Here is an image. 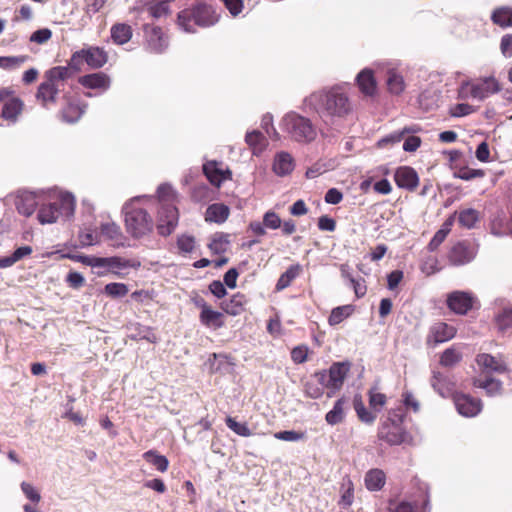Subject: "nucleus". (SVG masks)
<instances>
[{
    "label": "nucleus",
    "mask_w": 512,
    "mask_h": 512,
    "mask_svg": "<svg viewBox=\"0 0 512 512\" xmlns=\"http://www.w3.org/2000/svg\"><path fill=\"white\" fill-rule=\"evenodd\" d=\"M364 482L369 491H379L385 485L386 475L383 470L374 468L366 473Z\"/></svg>",
    "instance_id": "c85d7f7f"
},
{
    "label": "nucleus",
    "mask_w": 512,
    "mask_h": 512,
    "mask_svg": "<svg viewBox=\"0 0 512 512\" xmlns=\"http://www.w3.org/2000/svg\"><path fill=\"white\" fill-rule=\"evenodd\" d=\"M485 176V171L483 169H472L469 167H461L454 173V177L462 179V180H472L475 178H483Z\"/></svg>",
    "instance_id": "052dcab7"
},
{
    "label": "nucleus",
    "mask_w": 512,
    "mask_h": 512,
    "mask_svg": "<svg viewBox=\"0 0 512 512\" xmlns=\"http://www.w3.org/2000/svg\"><path fill=\"white\" fill-rule=\"evenodd\" d=\"M32 253V248L30 246H21L17 248L10 256L3 257V262L5 267H10L14 265L19 260L23 259L26 256H29Z\"/></svg>",
    "instance_id": "4d7b16f0"
},
{
    "label": "nucleus",
    "mask_w": 512,
    "mask_h": 512,
    "mask_svg": "<svg viewBox=\"0 0 512 512\" xmlns=\"http://www.w3.org/2000/svg\"><path fill=\"white\" fill-rule=\"evenodd\" d=\"M346 402L347 401H346L345 397H341L335 402L332 410H330L325 415V420L328 424L336 425V424L341 423L344 420Z\"/></svg>",
    "instance_id": "e433bc0d"
},
{
    "label": "nucleus",
    "mask_w": 512,
    "mask_h": 512,
    "mask_svg": "<svg viewBox=\"0 0 512 512\" xmlns=\"http://www.w3.org/2000/svg\"><path fill=\"white\" fill-rule=\"evenodd\" d=\"M145 47L155 54L163 53L168 47V38L158 26L146 24L144 26Z\"/></svg>",
    "instance_id": "9d476101"
},
{
    "label": "nucleus",
    "mask_w": 512,
    "mask_h": 512,
    "mask_svg": "<svg viewBox=\"0 0 512 512\" xmlns=\"http://www.w3.org/2000/svg\"><path fill=\"white\" fill-rule=\"evenodd\" d=\"M325 386H322L314 377L304 385V393L311 399H318L324 394Z\"/></svg>",
    "instance_id": "6e6d98bb"
},
{
    "label": "nucleus",
    "mask_w": 512,
    "mask_h": 512,
    "mask_svg": "<svg viewBox=\"0 0 512 512\" xmlns=\"http://www.w3.org/2000/svg\"><path fill=\"white\" fill-rule=\"evenodd\" d=\"M203 173L208 181L217 188L224 181L232 179V171L228 167H224L222 162L215 160H210L203 164Z\"/></svg>",
    "instance_id": "f8f14e48"
},
{
    "label": "nucleus",
    "mask_w": 512,
    "mask_h": 512,
    "mask_svg": "<svg viewBox=\"0 0 512 512\" xmlns=\"http://www.w3.org/2000/svg\"><path fill=\"white\" fill-rule=\"evenodd\" d=\"M84 54L85 62L91 68L98 69L103 67L108 61V55L103 48L91 46L81 49Z\"/></svg>",
    "instance_id": "4be33fe9"
},
{
    "label": "nucleus",
    "mask_w": 512,
    "mask_h": 512,
    "mask_svg": "<svg viewBox=\"0 0 512 512\" xmlns=\"http://www.w3.org/2000/svg\"><path fill=\"white\" fill-rule=\"evenodd\" d=\"M225 423L227 427L232 430L235 434L242 437H249L252 435L250 428L247 423H240L235 420V418L231 416H227L225 419Z\"/></svg>",
    "instance_id": "864d4df0"
},
{
    "label": "nucleus",
    "mask_w": 512,
    "mask_h": 512,
    "mask_svg": "<svg viewBox=\"0 0 512 512\" xmlns=\"http://www.w3.org/2000/svg\"><path fill=\"white\" fill-rule=\"evenodd\" d=\"M462 360V355L455 348H447L440 357V364L444 367H452Z\"/></svg>",
    "instance_id": "603ef678"
},
{
    "label": "nucleus",
    "mask_w": 512,
    "mask_h": 512,
    "mask_svg": "<svg viewBox=\"0 0 512 512\" xmlns=\"http://www.w3.org/2000/svg\"><path fill=\"white\" fill-rule=\"evenodd\" d=\"M475 257V252L465 241L454 244L448 252V260L454 266H461L471 262Z\"/></svg>",
    "instance_id": "f3484780"
},
{
    "label": "nucleus",
    "mask_w": 512,
    "mask_h": 512,
    "mask_svg": "<svg viewBox=\"0 0 512 512\" xmlns=\"http://www.w3.org/2000/svg\"><path fill=\"white\" fill-rule=\"evenodd\" d=\"M105 293L111 297H123L128 293V287L124 283H109L105 286Z\"/></svg>",
    "instance_id": "0e129e2a"
},
{
    "label": "nucleus",
    "mask_w": 512,
    "mask_h": 512,
    "mask_svg": "<svg viewBox=\"0 0 512 512\" xmlns=\"http://www.w3.org/2000/svg\"><path fill=\"white\" fill-rule=\"evenodd\" d=\"M307 103L327 124L346 119L353 112L347 85H334L314 92L307 98Z\"/></svg>",
    "instance_id": "f257e3e1"
},
{
    "label": "nucleus",
    "mask_w": 512,
    "mask_h": 512,
    "mask_svg": "<svg viewBox=\"0 0 512 512\" xmlns=\"http://www.w3.org/2000/svg\"><path fill=\"white\" fill-rule=\"evenodd\" d=\"M219 15L210 5L199 3L178 13L177 25L186 33H195L196 27H210L216 24Z\"/></svg>",
    "instance_id": "f03ea898"
},
{
    "label": "nucleus",
    "mask_w": 512,
    "mask_h": 512,
    "mask_svg": "<svg viewBox=\"0 0 512 512\" xmlns=\"http://www.w3.org/2000/svg\"><path fill=\"white\" fill-rule=\"evenodd\" d=\"M294 168L295 162L289 153L280 152L275 155L272 170L277 176H287L293 172Z\"/></svg>",
    "instance_id": "5701e85b"
},
{
    "label": "nucleus",
    "mask_w": 512,
    "mask_h": 512,
    "mask_svg": "<svg viewBox=\"0 0 512 512\" xmlns=\"http://www.w3.org/2000/svg\"><path fill=\"white\" fill-rule=\"evenodd\" d=\"M274 437L283 441H299L306 438L303 431L285 430L274 433Z\"/></svg>",
    "instance_id": "680f3d73"
},
{
    "label": "nucleus",
    "mask_w": 512,
    "mask_h": 512,
    "mask_svg": "<svg viewBox=\"0 0 512 512\" xmlns=\"http://www.w3.org/2000/svg\"><path fill=\"white\" fill-rule=\"evenodd\" d=\"M111 39L117 45H124L132 38V28L126 23H116L110 29Z\"/></svg>",
    "instance_id": "c756f323"
},
{
    "label": "nucleus",
    "mask_w": 512,
    "mask_h": 512,
    "mask_svg": "<svg viewBox=\"0 0 512 512\" xmlns=\"http://www.w3.org/2000/svg\"><path fill=\"white\" fill-rule=\"evenodd\" d=\"M431 385L443 398L452 397L454 399V395L458 394V392L455 391L456 383L453 379L441 372H434Z\"/></svg>",
    "instance_id": "aec40b11"
},
{
    "label": "nucleus",
    "mask_w": 512,
    "mask_h": 512,
    "mask_svg": "<svg viewBox=\"0 0 512 512\" xmlns=\"http://www.w3.org/2000/svg\"><path fill=\"white\" fill-rule=\"evenodd\" d=\"M440 94L434 88L424 90L418 98L419 107L424 111H430L438 107Z\"/></svg>",
    "instance_id": "72a5a7b5"
},
{
    "label": "nucleus",
    "mask_w": 512,
    "mask_h": 512,
    "mask_svg": "<svg viewBox=\"0 0 512 512\" xmlns=\"http://www.w3.org/2000/svg\"><path fill=\"white\" fill-rule=\"evenodd\" d=\"M496 324L502 331L512 327V308L504 309L497 317Z\"/></svg>",
    "instance_id": "69168bd1"
},
{
    "label": "nucleus",
    "mask_w": 512,
    "mask_h": 512,
    "mask_svg": "<svg viewBox=\"0 0 512 512\" xmlns=\"http://www.w3.org/2000/svg\"><path fill=\"white\" fill-rule=\"evenodd\" d=\"M456 332L457 330L454 326L442 321L436 322L429 329L426 343L427 345L434 347L454 338Z\"/></svg>",
    "instance_id": "ddd939ff"
},
{
    "label": "nucleus",
    "mask_w": 512,
    "mask_h": 512,
    "mask_svg": "<svg viewBox=\"0 0 512 512\" xmlns=\"http://www.w3.org/2000/svg\"><path fill=\"white\" fill-rule=\"evenodd\" d=\"M228 243V235L216 233L208 244V248L213 254H222L227 250Z\"/></svg>",
    "instance_id": "09e8293b"
},
{
    "label": "nucleus",
    "mask_w": 512,
    "mask_h": 512,
    "mask_svg": "<svg viewBox=\"0 0 512 512\" xmlns=\"http://www.w3.org/2000/svg\"><path fill=\"white\" fill-rule=\"evenodd\" d=\"M67 71L62 68H51L45 72L43 81L37 90L36 98L45 108H51L57 102L60 91V82L65 81Z\"/></svg>",
    "instance_id": "20e7f679"
},
{
    "label": "nucleus",
    "mask_w": 512,
    "mask_h": 512,
    "mask_svg": "<svg viewBox=\"0 0 512 512\" xmlns=\"http://www.w3.org/2000/svg\"><path fill=\"white\" fill-rule=\"evenodd\" d=\"M176 248L178 253L186 256L192 253L196 248V239L192 235L181 234L177 237Z\"/></svg>",
    "instance_id": "de8ad7c7"
},
{
    "label": "nucleus",
    "mask_w": 512,
    "mask_h": 512,
    "mask_svg": "<svg viewBox=\"0 0 512 512\" xmlns=\"http://www.w3.org/2000/svg\"><path fill=\"white\" fill-rule=\"evenodd\" d=\"M38 205L35 194L24 193L17 198V211L25 217L31 216Z\"/></svg>",
    "instance_id": "7c9ffc66"
},
{
    "label": "nucleus",
    "mask_w": 512,
    "mask_h": 512,
    "mask_svg": "<svg viewBox=\"0 0 512 512\" xmlns=\"http://www.w3.org/2000/svg\"><path fill=\"white\" fill-rule=\"evenodd\" d=\"M349 370L350 364L348 362H334L328 370L315 372L313 377L322 384V386L329 389L327 396L332 397L342 388Z\"/></svg>",
    "instance_id": "39448f33"
},
{
    "label": "nucleus",
    "mask_w": 512,
    "mask_h": 512,
    "mask_svg": "<svg viewBox=\"0 0 512 512\" xmlns=\"http://www.w3.org/2000/svg\"><path fill=\"white\" fill-rule=\"evenodd\" d=\"M78 82L84 88L97 90L98 94L106 92L111 86L110 77L103 72L81 76Z\"/></svg>",
    "instance_id": "6ab92c4d"
},
{
    "label": "nucleus",
    "mask_w": 512,
    "mask_h": 512,
    "mask_svg": "<svg viewBox=\"0 0 512 512\" xmlns=\"http://www.w3.org/2000/svg\"><path fill=\"white\" fill-rule=\"evenodd\" d=\"M282 126L284 128H311L312 124L309 119L295 112H289L283 117Z\"/></svg>",
    "instance_id": "a18cd8bd"
},
{
    "label": "nucleus",
    "mask_w": 512,
    "mask_h": 512,
    "mask_svg": "<svg viewBox=\"0 0 512 512\" xmlns=\"http://www.w3.org/2000/svg\"><path fill=\"white\" fill-rule=\"evenodd\" d=\"M245 140L255 155L263 152L268 146V139L261 130L248 132L245 136Z\"/></svg>",
    "instance_id": "cd10ccee"
},
{
    "label": "nucleus",
    "mask_w": 512,
    "mask_h": 512,
    "mask_svg": "<svg viewBox=\"0 0 512 512\" xmlns=\"http://www.w3.org/2000/svg\"><path fill=\"white\" fill-rule=\"evenodd\" d=\"M83 62H85L84 54L81 53V50H78L71 55L67 66H55L54 68L65 69L67 71L65 80H67L81 71Z\"/></svg>",
    "instance_id": "ea45409f"
},
{
    "label": "nucleus",
    "mask_w": 512,
    "mask_h": 512,
    "mask_svg": "<svg viewBox=\"0 0 512 512\" xmlns=\"http://www.w3.org/2000/svg\"><path fill=\"white\" fill-rule=\"evenodd\" d=\"M494 24L506 28L512 26V8L503 6L495 9L491 15Z\"/></svg>",
    "instance_id": "37998d69"
},
{
    "label": "nucleus",
    "mask_w": 512,
    "mask_h": 512,
    "mask_svg": "<svg viewBox=\"0 0 512 512\" xmlns=\"http://www.w3.org/2000/svg\"><path fill=\"white\" fill-rule=\"evenodd\" d=\"M499 90L498 82L493 77L463 83L458 94L461 99L483 100Z\"/></svg>",
    "instance_id": "0eeeda50"
},
{
    "label": "nucleus",
    "mask_w": 512,
    "mask_h": 512,
    "mask_svg": "<svg viewBox=\"0 0 512 512\" xmlns=\"http://www.w3.org/2000/svg\"><path fill=\"white\" fill-rule=\"evenodd\" d=\"M453 401L459 414L465 417L476 416L482 408V403L479 399L464 393L455 394Z\"/></svg>",
    "instance_id": "dca6fc26"
},
{
    "label": "nucleus",
    "mask_w": 512,
    "mask_h": 512,
    "mask_svg": "<svg viewBox=\"0 0 512 512\" xmlns=\"http://www.w3.org/2000/svg\"><path fill=\"white\" fill-rule=\"evenodd\" d=\"M455 214L456 213H454L453 215L449 216L444 221V223L442 224L441 228L434 234L433 238L428 243L427 249L430 252L436 251L439 248V246L445 241L446 237L450 233L451 228L453 226Z\"/></svg>",
    "instance_id": "bb28decb"
},
{
    "label": "nucleus",
    "mask_w": 512,
    "mask_h": 512,
    "mask_svg": "<svg viewBox=\"0 0 512 512\" xmlns=\"http://www.w3.org/2000/svg\"><path fill=\"white\" fill-rule=\"evenodd\" d=\"M476 362L480 367L497 373H504L507 370L504 362L487 353L477 355Z\"/></svg>",
    "instance_id": "473e14b6"
},
{
    "label": "nucleus",
    "mask_w": 512,
    "mask_h": 512,
    "mask_svg": "<svg viewBox=\"0 0 512 512\" xmlns=\"http://www.w3.org/2000/svg\"><path fill=\"white\" fill-rule=\"evenodd\" d=\"M179 213L173 203L161 205L158 211L157 230L160 235L168 236L176 228L178 224Z\"/></svg>",
    "instance_id": "1a4fd4ad"
},
{
    "label": "nucleus",
    "mask_w": 512,
    "mask_h": 512,
    "mask_svg": "<svg viewBox=\"0 0 512 512\" xmlns=\"http://www.w3.org/2000/svg\"><path fill=\"white\" fill-rule=\"evenodd\" d=\"M153 219L150 214L140 207L126 208L125 227L133 238H141L153 230Z\"/></svg>",
    "instance_id": "423d86ee"
},
{
    "label": "nucleus",
    "mask_w": 512,
    "mask_h": 512,
    "mask_svg": "<svg viewBox=\"0 0 512 512\" xmlns=\"http://www.w3.org/2000/svg\"><path fill=\"white\" fill-rule=\"evenodd\" d=\"M64 101V106L60 110L61 119L66 124H75L84 114L86 105L68 95L64 96Z\"/></svg>",
    "instance_id": "2eb2a0df"
},
{
    "label": "nucleus",
    "mask_w": 512,
    "mask_h": 512,
    "mask_svg": "<svg viewBox=\"0 0 512 512\" xmlns=\"http://www.w3.org/2000/svg\"><path fill=\"white\" fill-rule=\"evenodd\" d=\"M195 305L200 309L199 321L206 328L217 330L225 325V318L222 312L213 310L204 299H199Z\"/></svg>",
    "instance_id": "9b49d317"
},
{
    "label": "nucleus",
    "mask_w": 512,
    "mask_h": 512,
    "mask_svg": "<svg viewBox=\"0 0 512 512\" xmlns=\"http://www.w3.org/2000/svg\"><path fill=\"white\" fill-rule=\"evenodd\" d=\"M354 310V306L350 304L333 308L328 317L329 325L336 326L340 324L345 319L350 317L353 314Z\"/></svg>",
    "instance_id": "79ce46f5"
},
{
    "label": "nucleus",
    "mask_w": 512,
    "mask_h": 512,
    "mask_svg": "<svg viewBox=\"0 0 512 512\" xmlns=\"http://www.w3.org/2000/svg\"><path fill=\"white\" fill-rule=\"evenodd\" d=\"M28 59L29 57L27 55L0 56V68L5 70L16 69L28 61Z\"/></svg>",
    "instance_id": "8fccbe9b"
},
{
    "label": "nucleus",
    "mask_w": 512,
    "mask_h": 512,
    "mask_svg": "<svg viewBox=\"0 0 512 512\" xmlns=\"http://www.w3.org/2000/svg\"><path fill=\"white\" fill-rule=\"evenodd\" d=\"M480 220V213L473 208L461 210L458 214V222L461 227L472 229Z\"/></svg>",
    "instance_id": "c03bdc74"
},
{
    "label": "nucleus",
    "mask_w": 512,
    "mask_h": 512,
    "mask_svg": "<svg viewBox=\"0 0 512 512\" xmlns=\"http://www.w3.org/2000/svg\"><path fill=\"white\" fill-rule=\"evenodd\" d=\"M74 209V197L69 193H58L50 195L48 202L40 205L37 218L41 224H52L61 216L73 215Z\"/></svg>",
    "instance_id": "7ed1b4c3"
},
{
    "label": "nucleus",
    "mask_w": 512,
    "mask_h": 512,
    "mask_svg": "<svg viewBox=\"0 0 512 512\" xmlns=\"http://www.w3.org/2000/svg\"><path fill=\"white\" fill-rule=\"evenodd\" d=\"M353 406L360 421L372 424L376 420V413L367 410L361 395L357 394L354 396Z\"/></svg>",
    "instance_id": "58836bf2"
},
{
    "label": "nucleus",
    "mask_w": 512,
    "mask_h": 512,
    "mask_svg": "<svg viewBox=\"0 0 512 512\" xmlns=\"http://www.w3.org/2000/svg\"><path fill=\"white\" fill-rule=\"evenodd\" d=\"M160 206L165 205L167 203L175 204L176 201V192L170 185L162 184L158 187L157 190Z\"/></svg>",
    "instance_id": "13d9d810"
},
{
    "label": "nucleus",
    "mask_w": 512,
    "mask_h": 512,
    "mask_svg": "<svg viewBox=\"0 0 512 512\" xmlns=\"http://www.w3.org/2000/svg\"><path fill=\"white\" fill-rule=\"evenodd\" d=\"M378 437L389 445H400L405 440V431L399 423L389 418L379 429Z\"/></svg>",
    "instance_id": "4468645a"
},
{
    "label": "nucleus",
    "mask_w": 512,
    "mask_h": 512,
    "mask_svg": "<svg viewBox=\"0 0 512 512\" xmlns=\"http://www.w3.org/2000/svg\"><path fill=\"white\" fill-rule=\"evenodd\" d=\"M309 348L306 345H299L292 349L291 359L295 364H302L308 359Z\"/></svg>",
    "instance_id": "338daca9"
},
{
    "label": "nucleus",
    "mask_w": 512,
    "mask_h": 512,
    "mask_svg": "<svg viewBox=\"0 0 512 512\" xmlns=\"http://www.w3.org/2000/svg\"><path fill=\"white\" fill-rule=\"evenodd\" d=\"M24 104L19 98H11L5 102L1 116L10 122H15L21 114Z\"/></svg>",
    "instance_id": "f704fd0d"
},
{
    "label": "nucleus",
    "mask_w": 512,
    "mask_h": 512,
    "mask_svg": "<svg viewBox=\"0 0 512 512\" xmlns=\"http://www.w3.org/2000/svg\"><path fill=\"white\" fill-rule=\"evenodd\" d=\"M302 273V266L297 263L288 267V269L282 273L277 280L275 290L277 292L282 291L289 287L291 283Z\"/></svg>",
    "instance_id": "2f4dec72"
},
{
    "label": "nucleus",
    "mask_w": 512,
    "mask_h": 512,
    "mask_svg": "<svg viewBox=\"0 0 512 512\" xmlns=\"http://www.w3.org/2000/svg\"><path fill=\"white\" fill-rule=\"evenodd\" d=\"M230 215V209L223 203H214L208 206L205 212V221L217 224L224 223Z\"/></svg>",
    "instance_id": "393cba45"
},
{
    "label": "nucleus",
    "mask_w": 512,
    "mask_h": 512,
    "mask_svg": "<svg viewBox=\"0 0 512 512\" xmlns=\"http://www.w3.org/2000/svg\"><path fill=\"white\" fill-rule=\"evenodd\" d=\"M473 385L475 387L485 389L487 395H489V396L499 395L502 392L501 381L491 378V377H487L484 380H482L480 378H475L473 380Z\"/></svg>",
    "instance_id": "a19ab883"
},
{
    "label": "nucleus",
    "mask_w": 512,
    "mask_h": 512,
    "mask_svg": "<svg viewBox=\"0 0 512 512\" xmlns=\"http://www.w3.org/2000/svg\"><path fill=\"white\" fill-rule=\"evenodd\" d=\"M477 302L471 292L456 290L447 295L446 304L457 315H466Z\"/></svg>",
    "instance_id": "6e6552de"
},
{
    "label": "nucleus",
    "mask_w": 512,
    "mask_h": 512,
    "mask_svg": "<svg viewBox=\"0 0 512 512\" xmlns=\"http://www.w3.org/2000/svg\"><path fill=\"white\" fill-rule=\"evenodd\" d=\"M387 397L385 394L380 392L369 391V405L375 411H380V409L386 404Z\"/></svg>",
    "instance_id": "e2e57ef3"
},
{
    "label": "nucleus",
    "mask_w": 512,
    "mask_h": 512,
    "mask_svg": "<svg viewBox=\"0 0 512 512\" xmlns=\"http://www.w3.org/2000/svg\"><path fill=\"white\" fill-rule=\"evenodd\" d=\"M101 235L108 241L112 242L115 247L124 245V236L119 225L114 222L103 223L100 226Z\"/></svg>",
    "instance_id": "a878e982"
},
{
    "label": "nucleus",
    "mask_w": 512,
    "mask_h": 512,
    "mask_svg": "<svg viewBox=\"0 0 512 512\" xmlns=\"http://www.w3.org/2000/svg\"><path fill=\"white\" fill-rule=\"evenodd\" d=\"M356 83L360 92L367 97H373L377 93V83L373 71L369 68L363 69L356 76Z\"/></svg>",
    "instance_id": "412c9836"
},
{
    "label": "nucleus",
    "mask_w": 512,
    "mask_h": 512,
    "mask_svg": "<svg viewBox=\"0 0 512 512\" xmlns=\"http://www.w3.org/2000/svg\"><path fill=\"white\" fill-rule=\"evenodd\" d=\"M394 180L399 188L408 191H415L419 185V176L414 168L409 166H401L396 169Z\"/></svg>",
    "instance_id": "a211bd4d"
},
{
    "label": "nucleus",
    "mask_w": 512,
    "mask_h": 512,
    "mask_svg": "<svg viewBox=\"0 0 512 512\" xmlns=\"http://www.w3.org/2000/svg\"><path fill=\"white\" fill-rule=\"evenodd\" d=\"M386 84L389 92L395 95L401 94L406 87L403 76L395 69L387 71Z\"/></svg>",
    "instance_id": "c9c22d12"
},
{
    "label": "nucleus",
    "mask_w": 512,
    "mask_h": 512,
    "mask_svg": "<svg viewBox=\"0 0 512 512\" xmlns=\"http://www.w3.org/2000/svg\"><path fill=\"white\" fill-rule=\"evenodd\" d=\"M246 303V296L243 293L237 292L230 299L222 301L220 308L226 314L237 316L245 311Z\"/></svg>",
    "instance_id": "b1692460"
},
{
    "label": "nucleus",
    "mask_w": 512,
    "mask_h": 512,
    "mask_svg": "<svg viewBox=\"0 0 512 512\" xmlns=\"http://www.w3.org/2000/svg\"><path fill=\"white\" fill-rule=\"evenodd\" d=\"M490 231L495 236L511 234L510 221L506 222L503 212L496 213L490 221Z\"/></svg>",
    "instance_id": "4c0bfd02"
},
{
    "label": "nucleus",
    "mask_w": 512,
    "mask_h": 512,
    "mask_svg": "<svg viewBox=\"0 0 512 512\" xmlns=\"http://www.w3.org/2000/svg\"><path fill=\"white\" fill-rule=\"evenodd\" d=\"M345 490L339 500V505L343 508H348L353 504L354 501V484L351 479H347L346 483L343 484Z\"/></svg>",
    "instance_id": "bf43d9fd"
},
{
    "label": "nucleus",
    "mask_w": 512,
    "mask_h": 512,
    "mask_svg": "<svg viewBox=\"0 0 512 512\" xmlns=\"http://www.w3.org/2000/svg\"><path fill=\"white\" fill-rule=\"evenodd\" d=\"M288 132L290 139L302 144L310 143L317 137V130H288Z\"/></svg>",
    "instance_id": "3c124183"
},
{
    "label": "nucleus",
    "mask_w": 512,
    "mask_h": 512,
    "mask_svg": "<svg viewBox=\"0 0 512 512\" xmlns=\"http://www.w3.org/2000/svg\"><path fill=\"white\" fill-rule=\"evenodd\" d=\"M389 511L390 512H417V507L407 501L401 502H390L389 503Z\"/></svg>",
    "instance_id": "774afa93"
},
{
    "label": "nucleus",
    "mask_w": 512,
    "mask_h": 512,
    "mask_svg": "<svg viewBox=\"0 0 512 512\" xmlns=\"http://www.w3.org/2000/svg\"><path fill=\"white\" fill-rule=\"evenodd\" d=\"M143 458L152 464L158 471L166 472L169 467V461L164 455H160L155 450H149L143 454Z\"/></svg>",
    "instance_id": "49530a36"
},
{
    "label": "nucleus",
    "mask_w": 512,
    "mask_h": 512,
    "mask_svg": "<svg viewBox=\"0 0 512 512\" xmlns=\"http://www.w3.org/2000/svg\"><path fill=\"white\" fill-rule=\"evenodd\" d=\"M98 264L105 265L111 268H127V267H135L133 261L124 259L121 257H108V258H99Z\"/></svg>",
    "instance_id": "5fc2aeb1"
}]
</instances>
